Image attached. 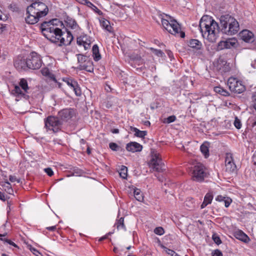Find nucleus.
I'll return each instance as SVG.
<instances>
[{"mask_svg":"<svg viewBox=\"0 0 256 256\" xmlns=\"http://www.w3.org/2000/svg\"><path fill=\"white\" fill-rule=\"evenodd\" d=\"M58 23L63 25L58 20L54 19L48 22H44L41 26L42 32L44 36L54 43L59 42L61 36H62V30L57 27Z\"/></svg>","mask_w":256,"mask_h":256,"instance_id":"1","label":"nucleus"},{"mask_svg":"<svg viewBox=\"0 0 256 256\" xmlns=\"http://www.w3.org/2000/svg\"><path fill=\"white\" fill-rule=\"evenodd\" d=\"M200 32L204 38L210 42L216 40V30L218 28V24L211 16H203L199 24Z\"/></svg>","mask_w":256,"mask_h":256,"instance_id":"2","label":"nucleus"},{"mask_svg":"<svg viewBox=\"0 0 256 256\" xmlns=\"http://www.w3.org/2000/svg\"><path fill=\"white\" fill-rule=\"evenodd\" d=\"M160 18L161 20L163 28L169 33L182 38L185 36L184 32L181 30V28L178 22L170 16L167 14H160Z\"/></svg>","mask_w":256,"mask_h":256,"instance_id":"3","label":"nucleus"},{"mask_svg":"<svg viewBox=\"0 0 256 256\" xmlns=\"http://www.w3.org/2000/svg\"><path fill=\"white\" fill-rule=\"evenodd\" d=\"M220 20L222 32L228 35H234L239 30L238 22L230 15L222 16Z\"/></svg>","mask_w":256,"mask_h":256,"instance_id":"4","label":"nucleus"},{"mask_svg":"<svg viewBox=\"0 0 256 256\" xmlns=\"http://www.w3.org/2000/svg\"><path fill=\"white\" fill-rule=\"evenodd\" d=\"M192 178L193 180L202 182L207 176L206 170L204 166L200 162H196L191 167Z\"/></svg>","mask_w":256,"mask_h":256,"instance_id":"5","label":"nucleus"},{"mask_svg":"<svg viewBox=\"0 0 256 256\" xmlns=\"http://www.w3.org/2000/svg\"><path fill=\"white\" fill-rule=\"evenodd\" d=\"M150 168L158 172H162L164 165L162 161L160 154L156 150H152L150 152V160L148 162Z\"/></svg>","mask_w":256,"mask_h":256,"instance_id":"6","label":"nucleus"},{"mask_svg":"<svg viewBox=\"0 0 256 256\" xmlns=\"http://www.w3.org/2000/svg\"><path fill=\"white\" fill-rule=\"evenodd\" d=\"M19 86H15L12 90L13 94L17 98H24L28 100L29 96L28 94V90L30 89L26 80L25 78L20 79L18 83Z\"/></svg>","mask_w":256,"mask_h":256,"instance_id":"7","label":"nucleus"},{"mask_svg":"<svg viewBox=\"0 0 256 256\" xmlns=\"http://www.w3.org/2000/svg\"><path fill=\"white\" fill-rule=\"evenodd\" d=\"M62 122L58 117L48 116L44 119V127L48 130H52L54 132H58L62 129Z\"/></svg>","mask_w":256,"mask_h":256,"instance_id":"8","label":"nucleus"},{"mask_svg":"<svg viewBox=\"0 0 256 256\" xmlns=\"http://www.w3.org/2000/svg\"><path fill=\"white\" fill-rule=\"evenodd\" d=\"M28 8V12L38 14L40 18L46 16L48 12L47 6L44 2H32Z\"/></svg>","mask_w":256,"mask_h":256,"instance_id":"9","label":"nucleus"},{"mask_svg":"<svg viewBox=\"0 0 256 256\" xmlns=\"http://www.w3.org/2000/svg\"><path fill=\"white\" fill-rule=\"evenodd\" d=\"M26 58L28 68L37 70L41 67L42 60L40 56L38 53L34 52H31Z\"/></svg>","mask_w":256,"mask_h":256,"instance_id":"10","label":"nucleus"},{"mask_svg":"<svg viewBox=\"0 0 256 256\" xmlns=\"http://www.w3.org/2000/svg\"><path fill=\"white\" fill-rule=\"evenodd\" d=\"M228 85L230 90L234 93L241 94L246 90L242 82L236 78H230L228 80Z\"/></svg>","mask_w":256,"mask_h":256,"instance_id":"11","label":"nucleus"},{"mask_svg":"<svg viewBox=\"0 0 256 256\" xmlns=\"http://www.w3.org/2000/svg\"><path fill=\"white\" fill-rule=\"evenodd\" d=\"M226 171L230 174L235 173L236 171V166L234 162L232 154L226 153L225 158Z\"/></svg>","mask_w":256,"mask_h":256,"instance_id":"12","label":"nucleus"},{"mask_svg":"<svg viewBox=\"0 0 256 256\" xmlns=\"http://www.w3.org/2000/svg\"><path fill=\"white\" fill-rule=\"evenodd\" d=\"M68 86L73 90L76 96H80L82 91L78 82L74 79L70 78H65L62 79Z\"/></svg>","mask_w":256,"mask_h":256,"instance_id":"13","label":"nucleus"},{"mask_svg":"<svg viewBox=\"0 0 256 256\" xmlns=\"http://www.w3.org/2000/svg\"><path fill=\"white\" fill-rule=\"evenodd\" d=\"M76 114L75 110L73 108H64L58 113V118L63 121H68Z\"/></svg>","mask_w":256,"mask_h":256,"instance_id":"14","label":"nucleus"},{"mask_svg":"<svg viewBox=\"0 0 256 256\" xmlns=\"http://www.w3.org/2000/svg\"><path fill=\"white\" fill-rule=\"evenodd\" d=\"M66 32H62V36H61L60 40L59 41L60 46L64 45L68 46L70 45L73 40L74 37L72 33L66 29Z\"/></svg>","mask_w":256,"mask_h":256,"instance_id":"15","label":"nucleus"},{"mask_svg":"<svg viewBox=\"0 0 256 256\" xmlns=\"http://www.w3.org/2000/svg\"><path fill=\"white\" fill-rule=\"evenodd\" d=\"M76 42L78 46H83L85 50L89 49L90 47L91 40L90 37L86 35L78 37Z\"/></svg>","mask_w":256,"mask_h":256,"instance_id":"16","label":"nucleus"},{"mask_svg":"<svg viewBox=\"0 0 256 256\" xmlns=\"http://www.w3.org/2000/svg\"><path fill=\"white\" fill-rule=\"evenodd\" d=\"M240 38L246 42H251L254 41V34L248 30H242L240 33Z\"/></svg>","mask_w":256,"mask_h":256,"instance_id":"17","label":"nucleus"},{"mask_svg":"<svg viewBox=\"0 0 256 256\" xmlns=\"http://www.w3.org/2000/svg\"><path fill=\"white\" fill-rule=\"evenodd\" d=\"M14 66L18 70H26L28 68L27 58H23L21 56H18L14 62Z\"/></svg>","mask_w":256,"mask_h":256,"instance_id":"18","label":"nucleus"},{"mask_svg":"<svg viewBox=\"0 0 256 256\" xmlns=\"http://www.w3.org/2000/svg\"><path fill=\"white\" fill-rule=\"evenodd\" d=\"M26 16L25 18L26 22L30 24H34L38 22L40 18L38 14H32L28 12V8H26Z\"/></svg>","mask_w":256,"mask_h":256,"instance_id":"19","label":"nucleus"},{"mask_svg":"<svg viewBox=\"0 0 256 256\" xmlns=\"http://www.w3.org/2000/svg\"><path fill=\"white\" fill-rule=\"evenodd\" d=\"M126 150L132 152H139L142 149V146L136 142H130L128 143L126 148Z\"/></svg>","mask_w":256,"mask_h":256,"instance_id":"20","label":"nucleus"},{"mask_svg":"<svg viewBox=\"0 0 256 256\" xmlns=\"http://www.w3.org/2000/svg\"><path fill=\"white\" fill-rule=\"evenodd\" d=\"M64 22L66 26L72 30H78L79 28L76 20L69 16L66 17Z\"/></svg>","mask_w":256,"mask_h":256,"instance_id":"21","label":"nucleus"},{"mask_svg":"<svg viewBox=\"0 0 256 256\" xmlns=\"http://www.w3.org/2000/svg\"><path fill=\"white\" fill-rule=\"evenodd\" d=\"M78 69L79 70H85L90 72H93L94 70L93 66V62L92 60H87V62L84 64L78 65Z\"/></svg>","mask_w":256,"mask_h":256,"instance_id":"22","label":"nucleus"},{"mask_svg":"<svg viewBox=\"0 0 256 256\" xmlns=\"http://www.w3.org/2000/svg\"><path fill=\"white\" fill-rule=\"evenodd\" d=\"M100 26L106 30L110 33L113 32L112 28L110 26V22L108 20L104 18L99 19Z\"/></svg>","mask_w":256,"mask_h":256,"instance_id":"23","label":"nucleus"},{"mask_svg":"<svg viewBox=\"0 0 256 256\" xmlns=\"http://www.w3.org/2000/svg\"><path fill=\"white\" fill-rule=\"evenodd\" d=\"M188 46L196 50H200L202 47V44L201 42L196 39L190 40L188 43Z\"/></svg>","mask_w":256,"mask_h":256,"instance_id":"24","label":"nucleus"},{"mask_svg":"<svg viewBox=\"0 0 256 256\" xmlns=\"http://www.w3.org/2000/svg\"><path fill=\"white\" fill-rule=\"evenodd\" d=\"M235 236L237 239L244 242H248L250 241L249 237L242 230L236 232Z\"/></svg>","mask_w":256,"mask_h":256,"instance_id":"25","label":"nucleus"},{"mask_svg":"<svg viewBox=\"0 0 256 256\" xmlns=\"http://www.w3.org/2000/svg\"><path fill=\"white\" fill-rule=\"evenodd\" d=\"M132 191L134 196L137 200L142 202L144 200L143 194L140 189L132 187Z\"/></svg>","mask_w":256,"mask_h":256,"instance_id":"26","label":"nucleus"},{"mask_svg":"<svg viewBox=\"0 0 256 256\" xmlns=\"http://www.w3.org/2000/svg\"><path fill=\"white\" fill-rule=\"evenodd\" d=\"M92 52L94 60L96 62H98L101 59V55L99 52L98 46L97 44H94L92 48Z\"/></svg>","mask_w":256,"mask_h":256,"instance_id":"27","label":"nucleus"},{"mask_svg":"<svg viewBox=\"0 0 256 256\" xmlns=\"http://www.w3.org/2000/svg\"><path fill=\"white\" fill-rule=\"evenodd\" d=\"M130 130L134 132V136L140 138H144L147 134L146 131L140 130L136 128L130 126Z\"/></svg>","mask_w":256,"mask_h":256,"instance_id":"28","label":"nucleus"},{"mask_svg":"<svg viewBox=\"0 0 256 256\" xmlns=\"http://www.w3.org/2000/svg\"><path fill=\"white\" fill-rule=\"evenodd\" d=\"M114 226L116 227V228L118 230H126V228L124 224V218L122 217L116 220Z\"/></svg>","mask_w":256,"mask_h":256,"instance_id":"29","label":"nucleus"},{"mask_svg":"<svg viewBox=\"0 0 256 256\" xmlns=\"http://www.w3.org/2000/svg\"><path fill=\"white\" fill-rule=\"evenodd\" d=\"M42 74L45 76L50 78L54 80H56L54 76L50 72L48 68H44L41 70Z\"/></svg>","mask_w":256,"mask_h":256,"instance_id":"30","label":"nucleus"},{"mask_svg":"<svg viewBox=\"0 0 256 256\" xmlns=\"http://www.w3.org/2000/svg\"><path fill=\"white\" fill-rule=\"evenodd\" d=\"M214 91L222 96H230V93L226 90L220 86H216L214 88Z\"/></svg>","mask_w":256,"mask_h":256,"instance_id":"31","label":"nucleus"},{"mask_svg":"<svg viewBox=\"0 0 256 256\" xmlns=\"http://www.w3.org/2000/svg\"><path fill=\"white\" fill-rule=\"evenodd\" d=\"M86 6L91 8L94 12L100 16H103L104 13L102 11L99 10L95 5L92 3L90 1L88 2Z\"/></svg>","mask_w":256,"mask_h":256,"instance_id":"32","label":"nucleus"},{"mask_svg":"<svg viewBox=\"0 0 256 256\" xmlns=\"http://www.w3.org/2000/svg\"><path fill=\"white\" fill-rule=\"evenodd\" d=\"M200 150L206 158H207L209 156V150L208 144L204 143L202 144L200 147Z\"/></svg>","mask_w":256,"mask_h":256,"instance_id":"33","label":"nucleus"},{"mask_svg":"<svg viewBox=\"0 0 256 256\" xmlns=\"http://www.w3.org/2000/svg\"><path fill=\"white\" fill-rule=\"evenodd\" d=\"M78 65L84 64L90 59L88 57L82 54H76Z\"/></svg>","mask_w":256,"mask_h":256,"instance_id":"34","label":"nucleus"},{"mask_svg":"<svg viewBox=\"0 0 256 256\" xmlns=\"http://www.w3.org/2000/svg\"><path fill=\"white\" fill-rule=\"evenodd\" d=\"M236 38H229L225 40L226 48H230L236 45Z\"/></svg>","mask_w":256,"mask_h":256,"instance_id":"35","label":"nucleus"},{"mask_svg":"<svg viewBox=\"0 0 256 256\" xmlns=\"http://www.w3.org/2000/svg\"><path fill=\"white\" fill-rule=\"evenodd\" d=\"M127 168L124 166H122L119 172L120 176L122 178L126 179L127 177Z\"/></svg>","mask_w":256,"mask_h":256,"instance_id":"36","label":"nucleus"},{"mask_svg":"<svg viewBox=\"0 0 256 256\" xmlns=\"http://www.w3.org/2000/svg\"><path fill=\"white\" fill-rule=\"evenodd\" d=\"M185 204L189 208H195V202L194 199L192 198H188L186 201Z\"/></svg>","mask_w":256,"mask_h":256,"instance_id":"37","label":"nucleus"},{"mask_svg":"<svg viewBox=\"0 0 256 256\" xmlns=\"http://www.w3.org/2000/svg\"><path fill=\"white\" fill-rule=\"evenodd\" d=\"M150 50L158 57L163 58L165 56L164 53L160 50H157L153 48H150Z\"/></svg>","mask_w":256,"mask_h":256,"instance_id":"38","label":"nucleus"},{"mask_svg":"<svg viewBox=\"0 0 256 256\" xmlns=\"http://www.w3.org/2000/svg\"><path fill=\"white\" fill-rule=\"evenodd\" d=\"M4 190L9 194H12L13 193V190L12 188V186L9 182H6L5 184L2 186Z\"/></svg>","mask_w":256,"mask_h":256,"instance_id":"39","label":"nucleus"},{"mask_svg":"<svg viewBox=\"0 0 256 256\" xmlns=\"http://www.w3.org/2000/svg\"><path fill=\"white\" fill-rule=\"evenodd\" d=\"M212 199V193L208 192L205 195L204 200L208 204H211Z\"/></svg>","mask_w":256,"mask_h":256,"instance_id":"40","label":"nucleus"},{"mask_svg":"<svg viewBox=\"0 0 256 256\" xmlns=\"http://www.w3.org/2000/svg\"><path fill=\"white\" fill-rule=\"evenodd\" d=\"M176 116L174 115L170 116L164 120L163 122L164 124H170L174 122L176 120Z\"/></svg>","mask_w":256,"mask_h":256,"instance_id":"41","label":"nucleus"},{"mask_svg":"<svg viewBox=\"0 0 256 256\" xmlns=\"http://www.w3.org/2000/svg\"><path fill=\"white\" fill-rule=\"evenodd\" d=\"M9 14L7 13H4L0 10V20L6 22V21L8 18H9Z\"/></svg>","mask_w":256,"mask_h":256,"instance_id":"42","label":"nucleus"},{"mask_svg":"<svg viewBox=\"0 0 256 256\" xmlns=\"http://www.w3.org/2000/svg\"><path fill=\"white\" fill-rule=\"evenodd\" d=\"M224 48H226V44L225 41L222 40L217 45V50H221Z\"/></svg>","mask_w":256,"mask_h":256,"instance_id":"43","label":"nucleus"},{"mask_svg":"<svg viewBox=\"0 0 256 256\" xmlns=\"http://www.w3.org/2000/svg\"><path fill=\"white\" fill-rule=\"evenodd\" d=\"M154 232L158 235H162L164 233V228L162 227H157L154 230Z\"/></svg>","mask_w":256,"mask_h":256,"instance_id":"44","label":"nucleus"},{"mask_svg":"<svg viewBox=\"0 0 256 256\" xmlns=\"http://www.w3.org/2000/svg\"><path fill=\"white\" fill-rule=\"evenodd\" d=\"M9 10L12 12H18L19 9L17 6V4L15 3H12L8 6Z\"/></svg>","mask_w":256,"mask_h":256,"instance_id":"45","label":"nucleus"},{"mask_svg":"<svg viewBox=\"0 0 256 256\" xmlns=\"http://www.w3.org/2000/svg\"><path fill=\"white\" fill-rule=\"evenodd\" d=\"M212 240H214V242L216 244H220L222 243V241L220 238V237L217 236L216 234H214L212 235Z\"/></svg>","mask_w":256,"mask_h":256,"instance_id":"46","label":"nucleus"},{"mask_svg":"<svg viewBox=\"0 0 256 256\" xmlns=\"http://www.w3.org/2000/svg\"><path fill=\"white\" fill-rule=\"evenodd\" d=\"M166 252L168 254L170 255V256H180V255L178 254L174 250L170 249H168L166 248Z\"/></svg>","mask_w":256,"mask_h":256,"instance_id":"47","label":"nucleus"},{"mask_svg":"<svg viewBox=\"0 0 256 256\" xmlns=\"http://www.w3.org/2000/svg\"><path fill=\"white\" fill-rule=\"evenodd\" d=\"M234 126L237 129H240L242 127V124L239 119L238 118H236L234 122Z\"/></svg>","mask_w":256,"mask_h":256,"instance_id":"48","label":"nucleus"},{"mask_svg":"<svg viewBox=\"0 0 256 256\" xmlns=\"http://www.w3.org/2000/svg\"><path fill=\"white\" fill-rule=\"evenodd\" d=\"M109 147L112 150L114 151H117L118 146L116 143L110 142L109 144Z\"/></svg>","mask_w":256,"mask_h":256,"instance_id":"49","label":"nucleus"},{"mask_svg":"<svg viewBox=\"0 0 256 256\" xmlns=\"http://www.w3.org/2000/svg\"><path fill=\"white\" fill-rule=\"evenodd\" d=\"M44 171L50 176H52L54 175V172L50 168H44Z\"/></svg>","mask_w":256,"mask_h":256,"instance_id":"50","label":"nucleus"},{"mask_svg":"<svg viewBox=\"0 0 256 256\" xmlns=\"http://www.w3.org/2000/svg\"><path fill=\"white\" fill-rule=\"evenodd\" d=\"M212 256H223V255L220 250H216L213 252H212Z\"/></svg>","mask_w":256,"mask_h":256,"instance_id":"51","label":"nucleus"},{"mask_svg":"<svg viewBox=\"0 0 256 256\" xmlns=\"http://www.w3.org/2000/svg\"><path fill=\"white\" fill-rule=\"evenodd\" d=\"M9 180L12 182H17L19 183L20 181V179H18L16 176H9Z\"/></svg>","mask_w":256,"mask_h":256,"instance_id":"52","label":"nucleus"},{"mask_svg":"<svg viewBox=\"0 0 256 256\" xmlns=\"http://www.w3.org/2000/svg\"><path fill=\"white\" fill-rule=\"evenodd\" d=\"M232 202V200L230 198H225L224 201V206L226 208H228L230 206V204Z\"/></svg>","mask_w":256,"mask_h":256,"instance_id":"53","label":"nucleus"},{"mask_svg":"<svg viewBox=\"0 0 256 256\" xmlns=\"http://www.w3.org/2000/svg\"><path fill=\"white\" fill-rule=\"evenodd\" d=\"M7 25L6 24H0V34L6 30Z\"/></svg>","mask_w":256,"mask_h":256,"instance_id":"54","label":"nucleus"},{"mask_svg":"<svg viewBox=\"0 0 256 256\" xmlns=\"http://www.w3.org/2000/svg\"><path fill=\"white\" fill-rule=\"evenodd\" d=\"M252 126V127L256 126V116H252L250 119Z\"/></svg>","mask_w":256,"mask_h":256,"instance_id":"55","label":"nucleus"},{"mask_svg":"<svg viewBox=\"0 0 256 256\" xmlns=\"http://www.w3.org/2000/svg\"><path fill=\"white\" fill-rule=\"evenodd\" d=\"M4 240L5 242H6L7 244H8L10 245H12L14 247H18L17 245L14 242H13L10 240L4 239Z\"/></svg>","mask_w":256,"mask_h":256,"instance_id":"56","label":"nucleus"},{"mask_svg":"<svg viewBox=\"0 0 256 256\" xmlns=\"http://www.w3.org/2000/svg\"><path fill=\"white\" fill-rule=\"evenodd\" d=\"M80 4L86 6L89 0H76Z\"/></svg>","mask_w":256,"mask_h":256,"instance_id":"57","label":"nucleus"},{"mask_svg":"<svg viewBox=\"0 0 256 256\" xmlns=\"http://www.w3.org/2000/svg\"><path fill=\"white\" fill-rule=\"evenodd\" d=\"M225 198H225L224 197V196H218L216 198V200H217V201H219V202H224Z\"/></svg>","mask_w":256,"mask_h":256,"instance_id":"58","label":"nucleus"},{"mask_svg":"<svg viewBox=\"0 0 256 256\" xmlns=\"http://www.w3.org/2000/svg\"><path fill=\"white\" fill-rule=\"evenodd\" d=\"M48 230L50 231H54L56 230V226H48L46 228Z\"/></svg>","mask_w":256,"mask_h":256,"instance_id":"59","label":"nucleus"},{"mask_svg":"<svg viewBox=\"0 0 256 256\" xmlns=\"http://www.w3.org/2000/svg\"><path fill=\"white\" fill-rule=\"evenodd\" d=\"M0 200L3 201H4L6 200L4 194L1 192H0Z\"/></svg>","mask_w":256,"mask_h":256,"instance_id":"60","label":"nucleus"},{"mask_svg":"<svg viewBox=\"0 0 256 256\" xmlns=\"http://www.w3.org/2000/svg\"><path fill=\"white\" fill-rule=\"evenodd\" d=\"M208 205V204L206 202H204H204H202V204L200 206V208H201L202 209L204 208L206 206Z\"/></svg>","mask_w":256,"mask_h":256,"instance_id":"61","label":"nucleus"},{"mask_svg":"<svg viewBox=\"0 0 256 256\" xmlns=\"http://www.w3.org/2000/svg\"><path fill=\"white\" fill-rule=\"evenodd\" d=\"M168 54L169 58H170V60H172V58H174L173 54H172V52H170V51L168 52Z\"/></svg>","mask_w":256,"mask_h":256,"instance_id":"62","label":"nucleus"},{"mask_svg":"<svg viewBox=\"0 0 256 256\" xmlns=\"http://www.w3.org/2000/svg\"><path fill=\"white\" fill-rule=\"evenodd\" d=\"M111 132L113 134H118L119 133V130L118 129V128H114V129L112 130Z\"/></svg>","mask_w":256,"mask_h":256,"instance_id":"63","label":"nucleus"},{"mask_svg":"<svg viewBox=\"0 0 256 256\" xmlns=\"http://www.w3.org/2000/svg\"><path fill=\"white\" fill-rule=\"evenodd\" d=\"M251 66L253 68H256V60H254L252 62Z\"/></svg>","mask_w":256,"mask_h":256,"instance_id":"64","label":"nucleus"}]
</instances>
